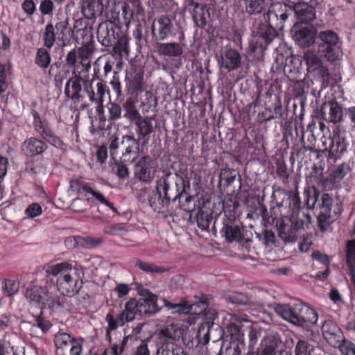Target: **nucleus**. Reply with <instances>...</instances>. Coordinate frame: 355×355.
Masks as SVG:
<instances>
[{"mask_svg": "<svg viewBox=\"0 0 355 355\" xmlns=\"http://www.w3.org/2000/svg\"><path fill=\"white\" fill-rule=\"evenodd\" d=\"M279 340L274 336H268L263 340V349L261 355H275Z\"/></svg>", "mask_w": 355, "mask_h": 355, "instance_id": "obj_43", "label": "nucleus"}, {"mask_svg": "<svg viewBox=\"0 0 355 355\" xmlns=\"http://www.w3.org/2000/svg\"><path fill=\"white\" fill-rule=\"evenodd\" d=\"M293 13V8L286 3H272L268 12L263 15V20L253 25L256 36L263 39L267 43L277 36V30H282L284 22Z\"/></svg>", "mask_w": 355, "mask_h": 355, "instance_id": "obj_3", "label": "nucleus"}, {"mask_svg": "<svg viewBox=\"0 0 355 355\" xmlns=\"http://www.w3.org/2000/svg\"><path fill=\"white\" fill-rule=\"evenodd\" d=\"M179 31L178 24L174 23L168 17L161 16L154 21L152 33L159 40H165L176 36Z\"/></svg>", "mask_w": 355, "mask_h": 355, "instance_id": "obj_10", "label": "nucleus"}, {"mask_svg": "<svg viewBox=\"0 0 355 355\" xmlns=\"http://www.w3.org/2000/svg\"><path fill=\"white\" fill-rule=\"evenodd\" d=\"M119 27L112 21H106L101 23L97 28V39L99 43L105 47H109L115 44Z\"/></svg>", "mask_w": 355, "mask_h": 355, "instance_id": "obj_15", "label": "nucleus"}, {"mask_svg": "<svg viewBox=\"0 0 355 355\" xmlns=\"http://www.w3.org/2000/svg\"><path fill=\"white\" fill-rule=\"evenodd\" d=\"M80 243V245L85 248H90L100 245L102 243V240L100 239H96L91 237H73L67 238L65 241L66 245H67L70 248H75L76 243Z\"/></svg>", "mask_w": 355, "mask_h": 355, "instance_id": "obj_36", "label": "nucleus"}, {"mask_svg": "<svg viewBox=\"0 0 355 355\" xmlns=\"http://www.w3.org/2000/svg\"><path fill=\"white\" fill-rule=\"evenodd\" d=\"M25 214L29 218L38 216L42 214V207L37 203H33L26 209Z\"/></svg>", "mask_w": 355, "mask_h": 355, "instance_id": "obj_64", "label": "nucleus"}, {"mask_svg": "<svg viewBox=\"0 0 355 355\" xmlns=\"http://www.w3.org/2000/svg\"><path fill=\"white\" fill-rule=\"evenodd\" d=\"M46 273L47 275L58 277L57 289L63 296L73 297L83 286V272L69 263L62 262L48 266Z\"/></svg>", "mask_w": 355, "mask_h": 355, "instance_id": "obj_4", "label": "nucleus"}, {"mask_svg": "<svg viewBox=\"0 0 355 355\" xmlns=\"http://www.w3.org/2000/svg\"><path fill=\"white\" fill-rule=\"evenodd\" d=\"M156 49L159 55L168 57H178L183 53L182 47L176 42L157 43Z\"/></svg>", "mask_w": 355, "mask_h": 355, "instance_id": "obj_34", "label": "nucleus"}, {"mask_svg": "<svg viewBox=\"0 0 355 355\" xmlns=\"http://www.w3.org/2000/svg\"><path fill=\"white\" fill-rule=\"evenodd\" d=\"M85 80H87L86 77L83 78L80 72L77 73L74 69L72 71V76L69 78L65 84V96L70 99L80 101L82 98L80 92L83 89L81 81L83 82Z\"/></svg>", "mask_w": 355, "mask_h": 355, "instance_id": "obj_21", "label": "nucleus"}, {"mask_svg": "<svg viewBox=\"0 0 355 355\" xmlns=\"http://www.w3.org/2000/svg\"><path fill=\"white\" fill-rule=\"evenodd\" d=\"M249 48L251 52L257 54L259 58L263 55L266 46H263L257 40L252 39L250 43Z\"/></svg>", "mask_w": 355, "mask_h": 355, "instance_id": "obj_63", "label": "nucleus"}, {"mask_svg": "<svg viewBox=\"0 0 355 355\" xmlns=\"http://www.w3.org/2000/svg\"><path fill=\"white\" fill-rule=\"evenodd\" d=\"M223 236L226 240L232 243L233 241H240L242 239V234L240 228L236 225H229L228 224H224L222 230Z\"/></svg>", "mask_w": 355, "mask_h": 355, "instance_id": "obj_39", "label": "nucleus"}, {"mask_svg": "<svg viewBox=\"0 0 355 355\" xmlns=\"http://www.w3.org/2000/svg\"><path fill=\"white\" fill-rule=\"evenodd\" d=\"M272 202L280 209L284 207V202L286 198L289 200L288 215L295 219V215L297 216L302 211H300L301 200L297 193H293L288 197L286 193L282 189H275L271 196Z\"/></svg>", "mask_w": 355, "mask_h": 355, "instance_id": "obj_11", "label": "nucleus"}, {"mask_svg": "<svg viewBox=\"0 0 355 355\" xmlns=\"http://www.w3.org/2000/svg\"><path fill=\"white\" fill-rule=\"evenodd\" d=\"M130 41V37L125 35L123 34L122 35L116 36V40L115 42V44H114V49L115 52L116 51H123L125 53H128L129 48H128V43Z\"/></svg>", "mask_w": 355, "mask_h": 355, "instance_id": "obj_56", "label": "nucleus"}, {"mask_svg": "<svg viewBox=\"0 0 355 355\" xmlns=\"http://www.w3.org/2000/svg\"><path fill=\"white\" fill-rule=\"evenodd\" d=\"M125 90L128 94H137L144 85V73L141 69L133 70L125 77Z\"/></svg>", "mask_w": 355, "mask_h": 355, "instance_id": "obj_27", "label": "nucleus"}, {"mask_svg": "<svg viewBox=\"0 0 355 355\" xmlns=\"http://www.w3.org/2000/svg\"><path fill=\"white\" fill-rule=\"evenodd\" d=\"M134 11L130 5L125 2L116 6L112 11L111 18L113 23L118 27L125 25L128 28L133 19Z\"/></svg>", "mask_w": 355, "mask_h": 355, "instance_id": "obj_20", "label": "nucleus"}, {"mask_svg": "<svg viewBox=\"0 0 355 355\" xmlns=\"http://www.w3.org/2000/svg\"><path fill=\"white\" fill-rule=\"evenodd\" d=\"M304 194L306 196L307 207L313 209L315 207L316 202L320 200V191L313 187L311 189H305Z\"/></svg>", "mask_w": 355, "mask_h": 355, "instance_id": "obj_50", "label": "nucleus"}, {"mask_svg": "<svg viewBox=\"0 0 355 355\" xmlns=\"http://www.w3.org/2000/svg\"><path fill=\"white\" fill-rule=\"evenodd\" d=\"M76 339L69 334L60 333L55 336L54 342L58 349L62 350L64 354L68 353V349Z\"/></svg>", "mask_w": 355, "mask_h": 355, "instance_id": "obj_41", "label": "nucleus"}, {"mask_svg": "<svg viewBox=\"0 0 355 355\" xmlns=\"http://www.w3.org/2000/svg\"><path fill=\"white\" fill-rule=\"evenodd\" d=\"M331 142L329 148V158L334 160L339 157L347 150L345 139L338 131H334L331 138Z\"/></svg>", "mask_w": 355, "mask_h": 355, "instance_id": "obj_30", "label": "nucleus"}, {"mask_svg": "<svg viewBox=\"0 0 355 355\" xmlns=\"http://www.w3.org/2000/svg\"><path fill=\"white\" fill-rule=\"evenodd\" d=\"M135 266L138 268L143 272L148 274L152 273H163L167 270L164 267L157 266L151 262H146L140 259H136L135 261Z\"/></svg>", "mask_w": 355, "mask_h": 355, "instance_id": "obj_40", "label": "nucleus"}, {"mask_svg": "<svg viewBox=\"0 0 355 355\" xmlns=\"http://www.w3.org/2000/svg\"><path fill=\"white\" fill-rule=\"evenodd\" d=\"M337 347L343 355H355V345L349 340L345 338Z\"/></svg>", "mask_w": 355, "mask_h": 355, "instance_id": "obj_60", "label": "nucleus"}, {"mask_svg": "<svg viewBox=\"0 0 355 355\" xmlns=\"http://www.w3.org/2000/svg\"><path fill=\"white\" fill-rule=\"evenodd\" d=\"M321 331L324 339L334 347H337L345 338L341 329L331 320L324 322Z\"/></svg>", "mask_w": 355, "mask_h": 355, "instance_id": "obj_17", "label": "nucleus"}, {"mask_svg": "<svg viewBox=\"0 0 355 355\" xmlns=\"http://www.w3.org/2000/svg\"><path fill=\"white\" fill-rule=\"evenodd\" d=\"M320 212L336 215L338 208L334 205V196L329 193H323L318 205Z\"/></svg>", "mask_w": 355, "mask_h": 355, "instance_id": "obj_35", "label": "nucleus"}, {"mask_svg": "<svg viewBox=\"0 0 355 355\" xmlns=\"http://www.w3.org/2000/svg\"><path fill=\"white\" fill-rule=\"evenodd\" d=\"M157 296L148 293L146 298L137 300L130 299L124 305V309L117 313L114 309L107 313L105 321L107 322V334L123 327L125 323L133 321L137 315H153L159 311Z\"/></svg>", "mask_w": 355, "mask_h": 355, "instance_id": "obj_1", "label": "nucleus"}, {"mask_svg": "<svg viewBox=\"0 0 355 355\" xmlns=\"http://www.w3.org/2000/svg\"><path fill=\"white\" fill-rule=\"evenodd\" d=\"M161 301L168 309H178L176 311L181 313H193L194 314L202 313L208 306V302L205 297L196 300L193 303L187 306L185 303L173 304L166 299L162 298Z\"/></svg>", "mask_w": 355, "mask_h": 355, "instance_id": "obj_16", "label": "nucleus"}, {"mask_svg": "<svg viewBox=\"0 0 355 355\" xmlns=\"http://www.w3.org/2000/svg\"><path fill=\"white\" fill-rule=\"evenodd\" d=\"M198 227L202 230L209 229V224L212 220V217L207 213L199 211L196 216Z\"/></svg>", "mask_w": 355, "mask_h": 355, "instance_id": "obj_58", "label": "nucleus"}, {"mask_svg": "<svg viewBox=\"0 0 355 355\" xmlns=\"http://www.w3.org/2000/svg\"><path fill=\"white\" fill-rule=\"evenodd\" d=\"M109 3V0H81L80 11L83 16L92 19L101 16L105 6Z\"/></svg>", "mask_w": 355, "mask_h": 355, "instance_id": "obj_19", "label": "nucleus"}, {"mask_svg": "<svg viewBox=\"0 0 355 355\" xmlns=\"http://www.w3.org/2000/svg\"><path fill=\"white\" fill-rule=\"evenodd\" d=\"M347 263L350 267L352 279L355 284V241L352 240L347 243Z\"/></svg>", "mask_w": 355, "mask_h": 355, "instance_id": "obj_47", "label": "nucleus"}, {"mask_svg": "<svg viewBox=\"0 0 355 355\" xmlns=\"http://www.w3.org/2000/svg\"><path fill=\"white\" fill-rule=\"evenodd\" d=\"M225 299L227 302L237 305L258 304L247 295L239 293H231L227 295Z\"/></svg>", "mask_w": 355, "mask_h": 355, "instance_id": "obj_46", "label": "nucleus"}, {"mask_svg": "<svg viewBox=\"0 0 355 355\" xmlns=\"http://www.w3.org/2000/svg\"><path fill=\"white\" fill-rule=\"evenodd\" d=\"M154 122L155 119L151 116L142 117L140 116L135 120V132L138 140L144 139V144L148 141L150 135L155 130Z\"/></svg>", "mask_w": 355, "mask_h": 355, "instance_id": "obj_24", "label": "nucleus"}, {"mask_svg": "<svg viewBox=\"0 0 355 355\" xmlns=\"http://www.w3.org/2000/svg\"><path fill=\"white\" fill-rule=\"evenodd\" d=\"M94 77L95 75L92 80L83 81V89L92 103H101L104 101L105 94H109L110 91L105 83L102 80H99L94 85Z\"/></svg>", "mask_w": 355, "mask_h": 355, "instance_id": "obj_14", "label": "nucleus"}, {"mask_svg": "<svg viewBox=\"0 0 355 355\" xmlns=\"http://www.w3.org/2000/svg\"><path fill=\"white\" fill-rule=\"evenodd\" d=\"M151 164L152 159L149 156L142 157L135 165V176L141 181L150 182L155 172Z\"/></svg>", "mask_w": 355, "mask_h": 355, "instance_id": "obj_26", "label": "nucleus"}, {"mask_svg": "<svg viewBox=\"0 0 355 355\" xmlns=\"http://www.w3.org/2000/svg\"><path fill=\"white\" fill-rule=\"evenodd\" d=\"M33 116V127L35 130L51 145L60 148L63 146V141L56 136L46 121H42L39 114L35 110H32Z\"/></svg>", "mask_w": 355, "mask_h": 355, "instance_id": "obj_12", "label": "nucleus"}, {"mask_svg": "<svg viewBox=\"0 0 355 355\" xmlns=\"http://www.w3.org/2000/svg\"><path fill=\"white\" fill-rule=\"evenodd\" d=\"M293 12L300 21L299 24H309L315 18L313 7L305 2H299L295 4L293 8Z\"/></svg>", "mask_w": 355, "mask_h": 355, "instance_id": "obj_29", "label": "nucleus"}, {"mask_svg": "<svg viewBox=\"0 0 355 355\" xmlns=\"http://www.w3.org/2000/svg\"><path fill=\"white\" fill-rule=\"evenodd\" d=\"M183 330L177 323H171L156 334L154 355H189L180 344Z\"/></svg>", "mask_w": 355, "mask_h": 355, "instance_id": "obj_5", "label": "nucleus"}, {"mask_svg": "<svg viewBox=\"0 0 355 355\" xmlns=\"http://www.w3.org/2000/svg\"><path fill=\"white\" fill-rule=\"evenodd\" d=\"M315 347L304 340H299L295 346L294 353L295 355H311Z\"/></svg>", "mask_w": 355, "mask_h": 355, "instance_id": "obj_51", "label": "nucleus"}, {"mask_svg": "<svg viewBox=\"0 0 355 355\" xmlns=\"http://www.w3.org/2000/svg\"><path fill=\"white\" fill-rule=\"evenodd\" d=\"M245 12L250 15H257L261 13L267 3L266 0H243Z\"/></svg>", "mask_w": 355, "mask_h": 355, "instance_id": "obj_38", "label": "nucleus"}, {"mask_svg": "<svg viewBox=\"0 0 355 355\" xmlns=\"http://www.w3.org/2000/svg\"><path fill=\"white\" fill-rule=\"evenodd\" d=\"M336 215L319 212L317 222L318 228L322 232H326L330 227L332 223V218Z\"/></svg>", "mask_w": 355, "mask_h": 355, "instance_id": "obj_52", "label": "nucleus"}, {"mask_svg": "<svg viewBox=\"0 0 355 355\" xmlns=\"http://www.w3.org/2000/svg\"><path fill=\"white\" fill-rule=\"evenodd\" d=\"M108 109V120L115 121L119 119L121 116V107L117 103L110 102L107 105Z\"/></svg>", "mask_w": 355, "mask_h": 355, "instance_id": "obj_59", "label": "nucleus"}, {"mask_svg": "<svg viewBox=\"0 0 355 355\" xmlns=\"http://www.w3.org/2000/svg\"><path fill=\"white\" fill-rule=\"evenodd\" d=\"M46 296V289L45 288L33 286L26 288L25 297L28 301L34 304L41 305V309H44V297Z\"/></svg>", "mask_w": 355, "mask_h": 355, "instance_id": "obj_32", "label": "nucleus"}, {"mask_svg": "<svg viewBox=\"0 0 355 355\" xmlns=\"http://www.w3.org/2000/svg\"><path fill=\"white\" fill-rule=\"evenodd\" d=\"M188 6L193 8L192 17L194 22L198 26L204 27L209 17L207 6L197 2H192L191 4H188Z\"/></svg>", "mask_w": 355, "mask_h": 355, "instance_id": "obj_33", "label": "nucleus"}, {"mask_svg": "<svg viewBox=\"0 0 355 355\" xmlns=\"http://www.w3.org/2000/svg\"><path fill=\"white\" fill-rule=\"evenodd\" d=\"M47 48L40 47L37 50L35 63L42 69H46L51 61L50 53Z\"/></svg>", "mask_w": 355, "mask_h": 355, "instance_id": "obj_45", "label": "nucleus"}, {"mask_svg": "<svg viewBox=\"0 0 355 355\" xmlns=\"http://www.w3.org/2000/svg\"><path fill=\"white\" fill-rule=\"evenodd\" d=\"M318 52L328 61H336L342 55L340 39L331 30L320 31L318 35Z\"/></svg>", "mask_w": 355, "mask_h": 355, "instance_id": "obj_9", "label": "nucleus"}, {"mask_svg": "<svg viewBox=\"0 0 355 355\" xmlns=\"http://www.w3.org/2000/svg\"><path fill=\"white\" fill-rule=\"evenodd\" d=\"M55 8L52 0H42L40 2L39 10L43 15H51Z\"/></svg>", "mask_w": 355, "mask_h": 355, "instance_id": "obj_62", "label": "nucleus"}, {"mask_svg": "<svg viewBox=\"0 0 355 355\" xmlns=\"http://www.w3.org/2000/svg\"><path fill=\"white\" fill-rule=\"evenodd\" d=\"M164 175L157 180L156 191L148 197L150 206L158 212L168 207L184 191V179L177 173L164 171Z\"/></svg>", "mask_w": 355, "mask_h": 355, "instance_id": "obj_2", "label": "nucleus"}, {"mask_svg": "<svg viewBox=\"0 0 355 355\" xmlns=\"http://www.w3.org/2000/svg\"><path fill=\"white\" fill-rule=\"evenodd\" d=\"M351 171L350 166L347 162L338 165L331 172V175L335 181L343 179Z\"/></svg>", "mask_w": 355, "mask_h": 355, "instance_id": "obj_53", "label": "nucleus"}, {"mask_svg": "<svg viewBox=\"0 0 355 355\" xmlns=\"http://www.w3.org/2000/svg\"><path fill=\"white\" fill-rule=\"evenodd\" d=\"M245 345L244 340L232 342L230 347H229L226 352L230 355H241L242 352L245 350Z\"/></svg>", "mask_w": 355, "mask_h": 355, "instance_id": "obj_61", "label": "nucleus"}, {"mask_svg": "<svg viewBox=\"0 0 355 355\" xmlns=\"http://www.w3.org/2000/svg\"><path fill=\"white\" fill-rule=\"evenodd\" d=\"M19 282L18 280L6 279L3 282L2 291L6 296L12 297L19 291Z\"/></svg>", "mask_w": 355, "mask_h": 355, "instance_id": "obj_49", "label": "nucleus"}, {"mask_svg": "<svg viewBox=\"0 0 355 355\" xmlns=\"http://www.w3.org/2000/svg\"><path fill=\"white\" fill-rule=\"evenodd\" d=\"M214 324L211 326L209 324L201 325L197 333V337L199 342L203 345L207 344L211 338V334L214 333Z\"/></svg>", "mask_w": 355, "mask_h": 355, "instance_id": "obj_48", "label": "nucleus"}, {"mask_svg": "<svg viewBox=\"0 0 355 355\" xmlns=\"http://www.w3.org/2000/svg\"><path fill=\"white\" fill-rule=\"evenodd\" d=\"M47 148L46 144L41 139L30 137L23 142L21 150L26 156L33 157L45 152Z\"/></svg>", "mask_w": 355, "mask_h": 355, "instance_id": "obj_28", "label": "nucleus"}, {"mask_svg": "<svg viewBox=\"0 0 355 355\" xmlns=\"http://www.w3.org/2000/svg\"><path fill=\"white\" fill-rule=\"evenodd\" d=\"M321 115L327 122L337 123L343 119L342 107L336 101H328L321 107Z\"/></svg>", "mask_w": 355, "mask_h": 355, "instance_id": "obj_25", "label": "nucleus"}, {"mask_svg": "<svg viewBox=\"0 0 355 355\" xmlns=\"http://www.w3.org/2000/svg\"><path fill=\"white\" fill-rule=\"evenodd\" d=\"M103 232L109 235H123L127 232V230L123 224H111L106 225L103 228Z\"/></svg>", "mask_w": 355, "mask_h": 355, "instance_id": "obj_57", "label": "nucleus"}, {"mask_svg": "<svg viewBox=\"0 0 355 355\" xmlns=\"http://www.w3.org/2000/svg\"><path fill=\"white\" fill-rule=\"evenodd\" d=\"M69 33H73V30L69 26L67 17L58 20L55 24L52 22L48 23L42 33L44 46L50 49L54 46L56 40L60 42V46H66L69 43L66 37Z\"/></svg>", "mask_w": 355, "mask_h": 355, "instance_id": "obj_8", "label": "nucleus"}, {"mask_svg": "<svg viewBox=\"0 0 355 355\" xmlns=\"http://www.w3.org/2000/svg\"><path fill=\"white\" fill-rule=\"evenodd\" d=\"M304 60L305 61L307 70L309 73L315 72L316 70L322 64L320 57L315 51L307 50L304 54Z\"/></svg>", "mask_w": 355, "mask_h": 355, "instance_id": "obj_37", "label": "nucleus"}, {"mask_svg": "<svg viewBox=\"0 0 355 355\" xmlns=\"http://www.w3.org/2000/svg\"><path fill=\"white\" fill-rule=\"evenodd\" d=\"M123 116L130 121L136 120L141 115L135 106V102L132 98H128L123 104Z\"/></svg>", "mask_w": 355, "mask_h": 355, "instance_id": "obj_44", "label": "nucleus"}, {"mask_svg": "<svg viewBox=\"0 0 355 355\" xmlns=\"http://www.w3.org/2000/svg\"><path fill=\"white\" fill-rule=\"evenodd\" d=\"M293 37L302 48H306L314 44L315 31L309 24H296L293 29Z\"/></svg>", "mask_w": 355, "mask_h": 355, "instance_id": "obj_13", "label": "nucleus"}, {"mask_svg": "<svg viewBox=\"0 0 355 355\" xmlns=\"http://www.w3.org/2000/svg\"><path fill=\"white\" fill-rule=\"evenodd\" d=\"M227 331L232 342L243 340V334L237 324L233 322L228 324L227 325Z\"/></svg>", "mask_w": 355, "mask_h": 355, "instance_id": "obj_55", "label": "nucleus"}, {"mask_svg": "<svg viewBox=\"0 0 355 355\" xmlns=\"http://www.w3.org/2000/svg\"><path fill=\"white\" fill-rule=\"evenodd\" d=\"M241 55L240 53L232 48L226 46L220 53V60H218L220 66L228 71L238 69L241 64Z\"/></svg>", "mask_w": 355, "mask_h": 355, "instance_id": "obj_22", "label": "nucleus"}, {"mask_svg": "<svg viewBox=\"0 0 355 355\" xmlns=\"http://www.w3.org/2000/svg\"><path fill=\"white\" fill-rule=\"evenodd\" d=\"M275 311L284 320L305 328L312 327L318 320V313L313 309L298 300L289 304H277Z\"/></svg>", "mask_w": 355, "mask_h": 355, "instance_id": "obj_6", "label": "nucleus"}, {"mask_svg": "<svg viewBox=\"0 0 355 355\" xmlns=\"http://www.w3.org/2000/svg\"><path fill=\"white\" fill-rule=\"evenodd\" d=\"M70 188L72 191L80 194L86 195V193L92 194L96 200L101 203L110 207L114 212L117 213L116 209L113 204L110 203L101 193L92 189L89 184L84 182L82 179H75L70 181Z\"/></svg>", "mask_w": 355, "mask_h": 355, "instance_id": "obj_18", "label": "nucleus"}, {"mask_svg": "<svg viewBox=\"0 0 355 355\" xmlns=\"http://www.w3.org/2000/svg\"><path fill=\"white\" fill-rule=\"evenodd\" d=\"M65 299L46 290V296L44 297V308L47 306L52 310L63 307Z\"/></svg>", "mask_w": 355, "mask_h": 355, "instance_id": "obj_42", "label": "nucleus"}, {"mask_svg": "<svg viewBox=\"0 0 355 355\" xmlns=\"http://www.w3.org/2000/svg\"><path fill=\"white\" fill-rule=\"evenodd\" d=\"M110 155L114 157L121 152V159L123 163L134 162L139 155V140L132 135H124L121 139L111 137L109 145Z\"/></svg>", "mask_w": 355, "mask_h": 355, "instance_id": "obj_7", "label": "nucleus"}, {"mask_svg": "<svg viewBox=\"0 0 355 355\" xmlns=\"http://www.w3.org/2000/svg\"><path fill=\"white\" fill-rule=\"evenodd\" d=\"M289 218L290 219H292L297 231L304 229L305 225H308L311 223L310 215L304 211L301 212L297 216L295 215L294 220L292 217Z\"/></svg>", "mask_w": 355, "mask_h": 355, "instance_id": "obj_54", "label": "nucleus"}, {"mask_svg": "<svg viewBox=\"0 0 355 355\" xmlns=\"http://www.w3.org/2000/svg\"><path fill=\"white\" fill-rule=\"evenodd\" d=\"M83 37L82 46L78 49L80 60L88 59L94 51V40L92 33L87 30H83Z\"/></svg>", "mask_w": 355, "mask_h": 355, "instance_id": "obj_31", "label": "nucleus"}, {"mask_svg": "<svg viewBox=\"0 0 355 355\" xmlns=\"http://www.w3.org/2000/svg\"><path fill=\"white\" fill-rule=\"evenodd\" d=\"M276 225L279 236L285 242H295L297 240V232L292 219L284 216L277 220Z\"/></svg>", "mask_w": 355, "mask_h": 355, "instance_id": "obj_23", "label": "nucleus"}]
</instances>
